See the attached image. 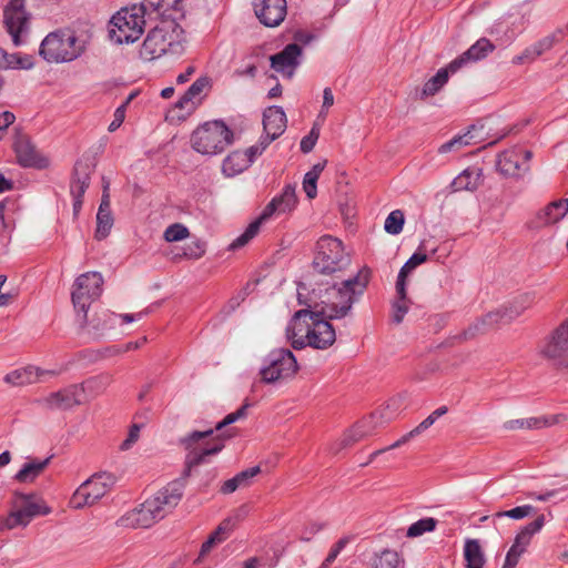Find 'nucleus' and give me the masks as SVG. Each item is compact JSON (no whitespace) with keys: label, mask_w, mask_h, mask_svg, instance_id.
<instances>
[{"label":"nucleus","mask_w":568,"mask_h":568,"mask_svg":"<svg viewBox=\"0 0 568 568\" xmlns=\"http://www.w3.org/2000/svg\"><path fill=\"white\" fill-rule=\"evenodd\" d=\"M28 525V520L24 518L22 513L17 509L11 511L6 518L0 519V531L4 529H13L19 526L27 527Z\"/></svg>","instance_id":"50"},{"label":"nucleus","mask_w":568,"mask_h":568,"mask_svg":"<svg viewBox=\"0 0 568 568\" xmlns=\"http://www.w3.org/2000/svg\"><path fill=\"white\" fill-rule=\"evenodd\" d=\"M494 44L486 38L479 39L467 51L450 62L452 72L455 73L470 61H478L494 50Z\"/></svg>","instance_id":"28"},{"label":"nucleus","mask_w":568,"mask_h":568,"mask_svg":"<svg viewBox=\"0 0 568 568\" xmlns=\"http://www.w3.org/2000/svg\"><path fill=\"white\" fill-rule=\"evenodd\" d=\"M51 458L52 456H49L43 460L32 459L26 463L13 479L22 484L33 483L48 467Z\"/></svg>","instance_id":"34"},{"label":"nucleus","mask_w":568,"mask_h":568,"mask_svg":"<svg viewBox=\"0 0 568 568\" xmlns=\"http://www.w3.org/2000/svg\"><path fill=\"white\" fill-rule=\"evenodd\" d=\"M205 253V243L196 240L184 247L183 255L187 258L197 260Z\"/></svg>","instance_id":"55"},{"label":"nucleus","mask_w":568,"mask_h":568,"mask_svg":"<svg viewBox=\"0 0 568 568\" xmlns=\"http://www.w3.org/2000/svg\"><path fill=\"white\" fill-rule=\"evenodd\" d=\"M113 222L114 220L111 211L109 183H105L103 185L102 197L97 213V229L94 237L98 241L104 240L110 234Z\"/></svg>","instance_id":"26"},{"label":"nucleus","mask_w":568,"mask_h":568,"mask_svg":"<svg viewBox=\"0 0 568 568\" xmlns=\"http://www.w3.org/2000/svg\"><path fill=\"white\" fill-rule=\"evenodd\" d=\"M537 300L538 296L536 292H525L496 308V312L499 313L503 325H506L532 307V305L537 303Z\"/></svg>","instance_id":"19"},{"label":"nucleus","mask_w":568,"mask_h":568,"mask_svg":"<svg viewBox=\"0 0 568 568\" xmlns=\"http://www.w3.org/2000/svg\"><path fill=\"white\" fill-rule=\"evenodd\" d=\"M427 255L419 251L415 252L402 266L396 282V293H399L404 296V285H406L407 275L418 265L423 264L427 261Z\"/></svg>","instance_id":"40"},{"label":"nucleus","mask_w":568,"mask_h":568,"mask_svg":"<svg viewBox=\"0 0 568 568\" xmlns=\"http://www.w3.org/2000/svg\"><path fill=\"white\" fill-rule=\"evenodd\" d=\"M41 374L43 372H40L37 367L27 366L8 373L3 381L12 386H23L37 383Z\"/></svg>","instance_id":"36"},{"label":"nucleus","mask_w":568,"mask_h":568,"mask_svg":"<svg viewBox=\"0 0 568 568\" xmlns=\"http://www.w3.org/2000/svg\"><path fill=\"white\" fill-rule=\"evenodd\" d=\"M546 425H548V422L545 418L529 417V418L508 420L505 424V427L510 430L518 429V428L538 429Z\"/></svg>","instance_id":"45"},{"label":"nucleus","mask_w":568,"mask_h":568,"mask_svg":"<svg viewBox=\"0 0 568 568\" xmlns=\"http://www.w3.org/2000/svg\"><path fill=\"white\" fill-rule=\"evenodd\" d=\"M372 278V270L363 266L358 272L341 282L327 283L318 290L320 304L315 310L328 320H341L351 314L353 305L363 296Z\"/></svg>","instance_id":"2"},{"label":"nucleus","mask_w":568,"mask_h":568,"mask_svg":"<svg viewBox=\"0 0 568 568\" xmlns=\"http://www.w3.org/2000/svg\"><path fill=\"white\" fill-rule=\"evenodd\" d=\"M115 484V477L110 473H97L80 485L71 497L75 509L92 506L108 494Z\"/></svg>","instance_id":"10"},{"label":"nucleus","mask_w":568,"mask_h":568,"mask_svg":"<svg viewBox=\"0 0 568 568\" xmlns=\"http://www.w3.org/2000/svg\"><path fill=\"white\" fill-rule=\"evenodd\" d=\"M213 434L214 429L210 428L201 432L194 430L180 438V445L187 452L182 477L169 483L139 508L123 516L120 519L121 526L149 528L172 513L183 497L185 480L192 469L206 463L210 456L216 455L223 449L224 438Z\"/></svg>","instance_id":"1"},{"label":"nucleus","mask_w":568,"mask_h":568,"mask_svg":"<svg viewBox=\"0 0 568 568\" xmlns=\"http://www.w3.org/2000/svg\"><path fill=\"white\" fill-rule=\"evenodd\" d=\"M473 136L470 135V131H467L464 134H459L454 136L452 140L442 144L438 149L439 153H448L454 150H459L462 146L469 145Z\"/></svg>","instance_id":"49"},{"label":"nucleus","mask_w":568,"mask_h":568,"mask_svg":"<svg viewBox=\"0 0 568 568\" xmlns=\"http://www.w3.org/2000/svg\"><path fill=\"white\" fill-rule=\"evenodd\" d=\"M568 212V199L550 202L539 211L535 217L534 226L542 227L559 222Z\"/></svg>","instance_id":"29"},{"label":"nucleus","mask_w":568,"mask_h":568,"mask_svg":"<svg viewBox=\"0 0 568 568\" xmlns=\"http://www.w3.org/2000/svg\"><path fill=\"white\" fill-rule=\"evenodd\" d=\"M13 149L19 164L24 168L45 169L49 160L41 156L27 135H17Z\"/></svg>","instance_id":"20"},{"label":"nucleus","mask_w":568,"mask_h":568,"mask_svg":"<svg viewBox=\"0 0 568 568\" xmlns=\"http://www.w3.org/2000/svg\"><path fill=\"white\" fill-rule=\"evenodd\" d=\"M183 29L173 20H162L152 28L140 49V57L153 61L164 54L180 55L183 48Z\"/></svg>","instance_id":"3"},{"label":"nucleus","mask_w":568,"mask_h":568,"mask_svg":"<svg viewBox=\"0 0 568 568\" xmlns=\"http://www.w3.org/2000/svg\"><path fill=\"white\" fill-rule=\"evenodd\" d=\"M85 51V43L74 31L59 29L50 32L41 42L40 57L49 63H64L78 59Z\"/></svg>","instance_id":"4"},{"label":"nucleus","mask_w":568,"mask_h":568,"mask_svg":"<svg viewBox=\"0 0 568 568\" xmlns=\"http://www.w3.org/2000/svg\"><path fill=\"white\" fill-rule=\"evenodd\" d=\"M302 52V48L298 44L290 43L281 52L270 57L271 67L276 72L292 77L301 63Z\"/></svg>","instance_id":"21"},{"label":"nucleus","mask_w":568,"mask_h":568,"mask_svg":"<svg viewBox=\"0 0 568 568\" xmlns=\"http://www.w3.org/2000/svg\"><path fill=\"white\" fill-rule=\"evenodd\" d=\"M331 320L326 316H316L313 318L312 327H306L305 338L307 346L317 349H326L336 341V333Z\"/></svg>","instance_id":"17"},{"label":"nucleus","mask_w":568,"mask_h":568,"mask_svg":"<svg viewBox=\"0 0 568 568\" xmlns=\"http://www.w3.org/2000/svg\"><path fill=\"white\" fill-rule=\"evenodd\" d=\"M250 406L251 404L245 402L237 410L226 415L223 420L219 422L215 426V429L220 430L223 427L233 424L241 418H244L246 416V410Z\"/></svg>","instance_id":"53"},{"label":"nucleus","mask_w":568,"mask_h":568,"mask_svg":"<svg viewBox=\"0 0 568 568\" xmlns=\"http://www.w3.org/2000/svg\"><path fill=\"white\" fill-rule=\"evenodd\" d=\"M449 73H453L450 63L446 68L439 69L437 73L424 84L419 92V99L424 100L439 92V90L447 83Z\"/></svg>","instance_id":"38"},{"label":"nucleus","mask_w":568,"mask_h":568,"mask_svg":"<svg viewBox=\"0 0 568 568\" xmlns=\"http://www.w3.org/2000/svg\"><path fill=\"white\" fill-rule=\"evenodd\" d=\"M103 282L99 272H87L75 278L71 300L81 326H84L88 322V311L92 302L101 296Z\"/></svg>","instance_id":"8"},{"label":"nucleus","mask_w":568,"mask_h":568,"mask_svg":"<svg viewBox=\"0 0 568 568\" xmlns=\"http://www.w3.org/2000/svg\"><path fill=\"white\" fill-rule=\"evenodd\" d=\"M287 119L282 106L272 105L263 112L264 138L273 142L280 138L286 130Z\"/></svg>","instance_id":"22"},{"label":"nucleus","mask_w":568,"mask_h":568,"mask_svg":"<svg viewBox=\"0 0 568 568\" xmlns=\"http://www.w3.org/2000/svg\"><path fill=\"white\" fill-rule=\"evenodd\" d=\"M437 520L432 517L422 518L413 523L407 529V537H418L436 528Z\"/></svg>","instance_id":"47"},{"label":"nucleus","mask_w":568,"mask_h":568,"mask_svg":"<svg viewBox=\"0 0 568 568\" xmlns=\"http://www.w3.org/2000/svg\"><path fill=\"white\" fill-rule=\"evenodd\" d=\"M562 39V31L558 30L550 36H547L527 48L521 55L514 58V63H523L526 60H535L546 51L550 50L552 45Z\"/></svg>","instance_id":"30"},{"label":"nucleus","mask_w":568,"mask_h":568,"mask_svg":"<svg viewBox=\"0 0 568 568\" xmlns=\"http://www.w3.org/2000/svg\"><path fill=\"white\" fill-rule=\"evenodd\" d=\"M541 353L557 367H568V321L554 329Z\"/></svg>","instance_id":"13"},{"label":"nucleus","mask_w":568,"mask_h":568,"mask_svg":"<svg viewBox=\"0 0 568 568\" xmlns=\"http://www.w3.org/2000/svg\"><path fill=\"white\" fill-rule=\"evenodd\" d=\"M535 511H536V508L534 506L523 505V506H518V507H515L509 510L498 511L495 514V517H497V518L508 517L510 519L518 520V519H523V518L531 515Z\"/></svg>","instance_id":"51"},{"label":"nucleus","mask_w":568,"mask_h":568,"mask_svg":"<svg viewBox=\"0 0 568 568\" xmlns=\"http://www.w3.org/2000/svg\"><path fill=\"white\" fill-rule=\"evenodd\" d=\"M189 230L181 223H174L166 227L163 237L166 242H178L189 236Z\"/></svg>","instance_id":"52"},{"label":"nucleus","mask_w":568,"mask_h":568,"mask_svg":"<svg viewBox=\"0 0 568 568\" xmlns=\"http://www.w3.org/2000/svg\"><path fill=\"white\" fill-rule=\"evenodd\" d=\"M314 272L322 275H335L351 265V256L343 242L331 235L320 237L313 260Z\"/></svg>","instance_id":"5"},{"label":"nucleus","mask_w":568,"mask_h":568,"mask_svg":"<svg viewBox=\"0 0 568 568\" xmlns=\"http://www.w3.org/2000/svg\"><path fill=\"white\" fill-rule=\"evenodd\" d=\"M297 369V361L290 349L275 348L264 358L260 375L263 383L271 384L280 379L292 377Z\"/></svg>","instance_id":"9"},{"label":"nucleus","mask_w":568,"mask_h":568,"mask_svg":"<svg viewBox=\"0 0 568 568\" xmlns=\"http://www.w3.org/2000/svg\"><path fill=\"white\" fill-rule=\"evenodd\" d=\"M34 67L32 55L21 53H8L0 48V70H30Z\"/></svg>","instance_id":"33"},{"label":"nucleus","mask_w":568,"mask_h":568,"mask_svg":"<svg viewBox=\"0 0 568 568\" xmlns=\"http://www.w3.org/2000/svg\"><path fill=\"white\" fill-rule=\"evenodd\" d=\"M531 158V151L514 146L497 155L496 169L505 178L520 179L530 171Z\"/></svg>","instance_id":"12"},{"label":"nucleus","mask_w":568,"mask_h":568,"mask_svg":"<svg viewBox=\"0 0 568 568\" xmlns=\"http://www.w3.org/2000/svg\"><path fill=\"white\" fill-rule=\"evenodd\" d=\"M525 551H523V550H518L517 548L510 547V549L508 550V552L506 555V559H505V564H504L503 568H515L516 565L518 564L520 556Z\"/></svg>","instance_id":"63"},{"label":"nucleus","mask_w":568,"mask_h":568,"mask_svg":"<svg viewBox=\"0 0 568 568\" xmlns=\"http://www.w3.org/2000/svg\"><path fill=\"white\" fill-rule=\"evenodd\" d=\"M232 527L231 519L223 520L207 540L202 544L200 556H205L216 544L223 541L225 536L232 530Z\"/></svg>","instance_id":"42"},{"label":"nucleus","mask_w":568,"mask_h":568,"mask_svg":"<svg viewBox=\"0 0 568 568\" xmlns=\"http://www.w3.org/2000/svg\"><path fill=\"white\" fill-rule=\"evenodd\" d=\"M263 222L264 220H261V216H258L255 221L250 223L246 230L230 244V250L235 251L245 246L252 239L257 235Z\"/></svg>","instance_id":"43"},{"label":"nucleus","mask_w":568,"mask_h":568,"mask_svg":"<svg viewBox=\"0 0 568 568\" xmlns=\"http://www.w3.org/2000/svg\"><path fill=\"white\" fill-rule=\"evenodd\" d=\"M92 173L93 166L89 161L79 160L75 162L70 183V194L73 199H83L90 185Z\"/></svg>","instance_id":"27"},{"label":"nucleus","mask_w":568,"mask_h":568,"mask_svg":"<svg viewBox=\"0 0 568 568\" xmlns=\"http://www.w3.org/2000/svg\"><path fill=\"white\" fill-rule=\"evenodd\" d=\"M311 307V305H307ZM321 316L316 310L303 308L293 315L286 327V337L291 341L294 349H302L307 346L306 327H312L313 318Z\"/></svg>","instance_id":"14"},{"label":"nucleus","mask_w":568,"mask_h":568,"mask_svg":"<svg viewBox=\"0 0 568 568\" xmlns=\"http://www.w3.org/2000/svg\"><path fill=\"white\" fill-rule=\"evenodd\" d=\"M146 13L141 6H132L118 11L111 19L110 39L115 43H133L143 33Z\"/></svg>","instance_id":"6"},{"label":"nucleus","mask_w":568,"mask_h":568,"mask_svg":"<svg viewBox=\"0 0 568 568\" xmlns=\"http://www.w3.org/2000/svg\"><path fill=\"white\" fill-rule=\"evenodd\" d=\"M483 171L479 168H467L452 182L453 192L475 191L480 185Z\"/></svg>","instance_id":"31"},{"label":"nucleus","mask_w":568,"mask_h":568,"mask_svg":"<svg viewBox=\"0 0 568 568\" xmlns=\"http://www.w3.org/2000/svg\"><path fill=\"white\" fill-rule=\"evenodd\" d=\"M464 556L467 561V568H483L485 558L478 540L468 539L465 542Z\"/></svg>","instance_id":"41"},{"label":"nucleus","mask_w":568,"mask_h":568,"mask_svg":"<svg viewBox=\"0 0 568 568\" xmlns=\"http://www.w3.org/2000/svg\"><path fill=\"white\" fill-rule=\"evenodd\" d=\"M271 143V141H268L266 138L262 135L256 144L247 148L243 153H245L247 159L251 160L252 164L255 161V159L258 155H261Z\"/></svg>","instance_id":"54"},{"label":"nucleus","mask_w":568,"mask_h":568,"mask_svg":"<svg viewBox=\"0 0 568 568\" xmlns=\"http://www.w3.org/2000/svg\"><path fill=\"white\" fill-rule=\"evenodd\" d=\"M233 141V132L223 121L206 122L191 136L193 149L202 154L214 155L224 151Z\"/></svg>","instance_id":"7"},{"label":"nucleus","mask_w":568,"mask_h":568,"mask_svg":"<svg viewBox=\"0 0 568 568\" xmlns=\"http://www.w3.org/2000/svg\"><path fill=\"white\" fill-rule=\"evenodd\" d=\"M405 217L400 210H395L385 220L384 230L390 235H397L403 231Z\"/></svg>","instance_id":"46"},{"label":"nucleus","mask_w":568,"mask_h":568,"mask_svg":"<svg viewBox=\"0 0 568 568\" xmlns=\"http://www.w3.org/2000/svg\"><path fill=\"white\" fill-rule=\"evenodd\" d=\"M125 111L126 110H124V105H120L115 109L113 120L108 128L110 132H114L121 126L125 119Z\"/></svg>","instance_id":"61"},{"label":"nucleus","mask_w":568,"mask_h":568,"mask_svg":"<svg viewBox=\"0 0 568 568\" xmlns=\"http://www.w3.org/2000/svg\"><path fill=\"white\" fill-rule=\"evenodd\" d=\"M297 204V197L295 194V187L291 184L283 189V192L274 196L272 201L264 207L261 213V220H268L274 214L288 213L295 209Z\"/></svg>","instance_id":"23"},{"label":"nucleus","mask_w":568,"mask_h":568,"mask_svg":"<svg viewBox=\"0 0 568 568\" xmlns=\"http://www.w3.org/2000/svg\"><path fill=\"white\" fill-rule=\"evenodd\" d=\"M525 551H523V550H518L517 548L510 547V549L508 550V552L506 555V559H505V564H504L503 568H515L516 565L518 564L520 556Z\"/></svg>","instance_id":"62"},{"label":"nucleus","mask_w":568,"mask_h":568,"mask_svg":"<svg viewBox=\"0 0 568 568\" xmlns=\"http://www.w3.org/2000/svg\"><path fill=\"white\" fill-rule=\"evenodd\" d=\"M503 325L499 313L496 310L490 311L483 316L476 318L468 325L456 338L460 342L474 339L479 335H484L489 331Z\"/></svg>","instance_id":"24"},{"label":"nucleus","mask_w":568,"mask_h":568,"mask_svg":"<svg viewBox=\"0 0 568 568\" xmlns=\"http://www.w3.org/2000/svg\"><path fill=\"white\" fill-rule=\"evenodd\" d=\"M242 487H247V485L245 484V480L236 474L233 478L225 480L220 490L222 494L229 495Z\"/></svg>","instance_id":"57"},{"label":"nucleus","mask_w":568,"mask_h":568,"mask_svg":"<svg viewBox=\"0 0 568 568\" xmlns=\"http://www.w3.org/2000/svg\"><path fill=\"white\" fill-rule=\"evenodd\" d=\"M318 136H320V130L316 126H313L312 130L310 131V133L307 135H305L301 141V144H300L301 151L303 153H310L314 149V146L318 140Z\"/></svg>","instance_id":"56"},{"label":"nucleus","mask_w":568,"mask_h":568,"mask_svg":"<svg viewBox=\"0 0 568 568\" xmlns=\"http://www.w3.org/2000/svg\"><path fill=\"white\" fill-rule=\"evenodd\" d=\"M545 523V515H539L534 521L524 526L516 535L511 547L526 551V548L530 544L532 536L542 529Z\"/></svg>","instance_id":"35"},{"label":"nucleus","mask_w":568,"mask_h":568,"mask_svg":"<svg viewBox=\"0 0 568 568\" xmlns=\"http://www.w3.org/2000/svg\"><path fill=\"white\" fill-rule=\"evenodd\" d=\"M317 180L308 174L304 175L303 190L308 199H314L317 194Z\"/></svg>","instance_id":"60"},{"label":"nucleus","mask_w":568,"mask_h":568,"mask_svg":"<svg viewBox=\"0 0 568 568\" xmlns=\"http://www.w3.org/2000/svg\"><path fill=\"white\" fill-rule=\"evenodd\" d=\"M140 6L149 19L178 22L184 18L183 0H143Z\"/></svg>","instance_id":"15"},{"label":"nucleus","mask_w":568,"mask_h":568,"mask_svg":"<svg viewBox=\"0 0 568 568\" xmlns=\"http://www.w3.org/2000/svg\"><path fill=\"white\" fill-rule=\"evenodd\" d=\"M254 12L268 28L280 26L286 17V0H254Z\"/></svg>","instance_id":"18"},{"label":"nucleus","mask_w":568,"mask_h":568,"mask_svg":"<svg viewBox=\"0 0 568 568\" xmlns=\"http://www.w3.org/2000/svg\"><path fill=\"white\" fill-rule=\"evenodd\" d=\"M323 525L322 524H318V523H311L308 524L302 535H301V540L303 541H310L313 536H315L316 534H318L322 529H323Z\"/></svg>","instance_id":"64"},{"label":"nucleus","mask_w":568,"mask_h":568,"mask_svg":"<svg viewBox=\"0 0 568 568\" xmlns=\"http://www.w3.org/2000/svg\"><path fill=\"white\" fill-rule=\"evenodd\" d=\"M374 419L375 416L372 415L356 423L347 433L344 434L341 445L343 447H347L367 436H371L375 429Z\"/></svg>","instance_id":"32"},{"label":"nucleus","mask_w":568,"mask_h":568,"mask_svg":"<svg viewBox=\"0 0 568 568\" xmlns=\"http://www.w3.org/2000/svg\"><path fill=\"white\" fill-rule=\"evenodd\" d=\"M16 496L23 501V505L19 508V510L22 513L29 524L34 517L40 515H49L51 513L50 507H48L44 503L32 501L31 498L33 495L16 493Z\"/></svg>","instance_id":"37"},{"label":"nucleus","mask_w":568,"mask_h":568,"mask_svg":"<svg viewBox=\"0 0 568 568\" xmlns=\"http://www.w3.org/2000/svg\"><path fill=\"white\" fill-rule=\"evenodd\" d=\"M248 166H251V160L247 159L245 153L241 151H234L230 153L223 161L222 170L225 175L234 176L239 173H242Z\"/></svg>","instance_id":"39"},{"label":"nucleus","mask_w":568,"mask_h":568,"mask_svg":"<svg viewBox=\"0 0 568 568\" xmlns=\"http://www.w3.org/2000/svg\"><path fill=\"white\" fill-rule=\"evenodd\" d=\"M84 389L80 385H69L58 392L50 393L48 396L39 399L43 407L55 410H67L81 404Z\"/></svg>","instance_id":"16"},{"label":"nucleus","mask_w":568,"mask_h":568,"mask_svg":"<svg viewBox=\"0 0 568 568\" xmlns=\"http://www.w3.org/2000/svg\"><path fill=\"white\" fill-rule=\"evenodd\" d=\"M392 320L395 324H400L408 312V300L406 296V285H404V296L397 293V300L392 305Z\"/></svg>","instance_id":"48"},{"label":"nucleus","mask_w":568,"mask_h":568,"mask_svg":"<svg viewBox=\"0 0 568 568\" xmlns=\"http://www.w3.org/2000/svg\"><path fill=\"white\" fill-rule=\"evenodd\" d=\"M26 0H10L3 9V23L16 47L24 43L29 32L30 16L24 9Z\"/></svg>","instance_id":"11"},{"label":"nucleus","mask_w":568,"mask_h":568,"mask_svg":"<svg viewBox=\"0 0 568 568\" xmlns=\"http://www.w3.org/2000/svg\"><path fill=\"white\" fill-rule=\"evenodd\" d=\"M210 84V80L206 77H201L196 79L190 88L186 90V99L185 100H193L195 97H197L204 88H206Z\"/></svg>","instance_id":"58"},{"label":"nucleus","mask_w":568,"mask_h":568,"mask_svg":"<svg viewBox=\"0 0 568 568\" xmlns=\"http://www.w3.org/2000/svg\"><path fill=\"white\" fill-rule=\"evenodd\" d=\"M447 410L448 409L446 406L438 407L429 416H427L422 423H419L414 429H412L407 434L403 435L398 440H396L388 447L377 449L374 453H372L369 456V460L367 463H365L364 465H367L368 463H371L376 456H378L387 450L400 447L402 445L409 442L412 438L420 435L423 432L428 429L439 417L444 416L447 413Z\"/></svg>","instance_id":"25"},{"label":"nucleus","mask_w":568,"mask_h":568,"mask_svg":"<svg viewBox=\"0 0 568 568\" xmlns=\"http://www.w3.org/2000/svg\"><path fill=\"white\" fill-rule=\"evenodd\" d=\"M399 556L395 550L384 549L376 554L373 560L374 568H397Z\"/></svg>","instance_id":"44"},{"label":"nucleus","mask_w":568,"mask_h":568,"mask_svg":"<svg viewBox=\"0 0 568 568\" xmlns=\"http://www.w3.org/2000/svg\"><path fill=\"white\" fill-rule=\"evenodd\" d=\"M140 430H141V426L138 425V424H133L131 427H130V430H129V434H128V437L122 442V444L120 445V449L121 450H128L132 447L133 444L136 443V440L139 439V436H140Z\"/></svg>","instance_id":"59"}]
</instances>
